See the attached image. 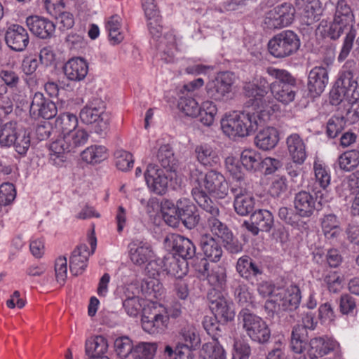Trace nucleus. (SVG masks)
Masks as SVG:
<instances>
[{
  "mask_svg": "<svg viewBox=\"0 0 359 359\" xmlns=\"http://www.w3.org/2000/svg\"><path fill=\"white\" fill-rule=\"evenodd\" d=\"M266 72L276 80L269 86L266 79L261 77L258 84L249 83L243 88L245 95L249 98L245 107L261 113H264L271 103V99L266 96L269 88L274 98L284 104L292 102L296 96V79L289 72L269 67Z\"/></svg>",
  "mask_w": 359,
  "mask_h": 359,
  "instance_id": "obj_1",
  "label": "nucleus"
},
{
  "mask_svg": "<svg viewBox=\"0 0 359 359\" xmlns=\"http://www.w3.org/2000/svg\"><path fill=\"white\" fill-rule=\"evenodd\" d=\"M355 18L351 6L346 0H338L332 20L330 22L325 34L331 40H338L344 33L346 36L338 56L339 62L344 61L349 55L356 36Z\"/></svg>",
  "mask_w": 359,
  "mask_h": 359,
  "instance_id": "obj_2",
  "label": "nucleus"
},
{
  "mask_svg": "<svg viewBox=\"0 0 359 359\" xmlns=\"http://www.w3.org/2000/svg\"><path fill=\"white\" fill-rule=\"evenodd\" d=\"M256 111L257 113L242 112L239 114L226 116L221 120V127L224 133L230 138H235L245 137L255 132L259 126L265 123L260 116L261 112Z\"/></svg>",
  "mask_w": 359,
  "mask_h": 359,
  "instance_id": "obj_3",
  "label": "nucleus"
},
{
  "mask_svg": "<svg viewBox=\"0 0 359 359\" xmlns=\"http://www.w3.org/2000/svg\"><path fill=\"white\" fill-rule=\"evenodd\" d=\"M191 178L193 183L191 190L193 196L194 191L197 189L209 197L203 189V187L208 193L214 194L219 198H224L228 195L229 189L228 182L224 175L216 170H211L203 175L202 171L196 168L191 171Z\"/></svg>",
  "mask_w": 359,
  "mask_h": 359,
  "instance_id": "obj_4",
  "label": "nucleus"
},
{
  "mask_svg": "<svg viewBox=\"0 0 359 359\" xmlns=\"http://www.w3.org/2000/svg\"><path fill=\"white\" fill-rule=\"evenodd\" d=\"M88 137L89 134L86 130L79 128L57 139L50 145V161L55 165H62L66 160V154L83 146Z\"/></svg>",
  "mask_w": 359,
  "mask_h": 359,
  "instance_id": "obj_5",
  "label": "nucleus"
},
{
  "mask_svg": "<svg viewBox=\"0 0 359 359\" xmlns=\"http://www.w3.org/2000/svg\"><path fill=\"white\" fill-rule=\"evenodd\" d=\"M239 325L250 339L264 344L271 338V330L261 317L252 313L248 308H243L238 315Z\"/></svg>",
  "mask_w": 359,
  "mask_h": 359,
  "instance_id": "obj_6",
  "label": "nucleus"
},
{
  "mask_svg": "<svg viewBox=\"0 0 359 359\" xmlns=\"http://www.w3.org/2000/svg\"><path fill=\"white\" fill-rule=\"evenodd\" d=\"M81 121L86 124H94L96 133H107L109 125V116L104 111V105L100 100H95L86 104L79 114Z\"/></svg>",
  "mask_w": 359,
  "mask_h": 359,
  "instance_id": "obj_7",
  "label": "nucleus"
},
{
  "mask_svg": "<svg viewBox=\"0 0 359 359\" xmlns=\"http://www.w3.org/2000/svg\"><path fill=\"white\" fill-rule=\"evenodd\" d=\"M194 199L199 207L210 215L207 218L206 224L213 235L221 239L227 232L231 231L224 223L217 218V216L219 214V210L215 203L210 197H207L202 192L196 189L194 193Z\"/></svg>",
  "mask_w": 359,
  "mask_h": 359,
  "instance_id": "obj_8",
  "label": "nucleus"
},
{
  "mask_svg": "<svg viewBox=\"0 0 359 359\" xmlns=\"http://www.w3.org/2000/svg\"><path fill=\"white\" fill-rule=\"evenodd\" d=\"M301 300L299 288L290 285L286 288L277 287L272 299L266 301L265 308L271 310L294 311L298 308Z\"/></svg>",
  "mask_w": 359,
  "mask_h": 359,
  "instance_id": "obj_9",
  "label": "nucleus"
},
{
  "mask_svg": "<svg viewBox=\"0 0 359 359\" xmlns=\"http://www.w3.org/2000/svg\"><path fill=\"white\" fill-rule=\"evenodd\" d=\"M300 41L298 36L292 31H283L274 36L269 42L270 53L277 58L289 57L299 50Z\"/></svg>",
  "mask_w": 359,
  "mask_h": 359,
  "instance_id": "obj_10",
  "label": "nucleus"
},
{
  "mask_svg": "<svg viewBox=\"0 0 359 359\" xmlns=\"http://www.w3.org/2000/svg\"><path fill=\"white\" fill-rule=\"evenodd\" d=\"M147 20L148 28L152 37L156 39H161L158 49L161 52V60L165 62H172L177 50L175 36L172 34H167L161 37L162 26L160 24L161 18L159 14L157 19L152 18Z\"/></svg>",
  "mask_w": 359,
  "mask_h": 359,
  "instance_id": "obj_11",
  "label": "nucleus"
},
{
  "mask_svg": "<svg viewBox=\"0 0 359 359\" xmlns=\"http://www.w3.org/2000/svg\"><path fill=\"white\" fill-rule=\"evenodd\" d=\"M294 13L295 9L290 4L277 6L266 13L264 27L272 30L288 26L294 20Z\"/></svg>",
  "mask_w": 359,
  "mask_h": 359,
  "instance_id": "obj_12",
  "label": "nucleus"
},
{
  "mask_svg": "<svg viewBox=\"0 0 359 359\" xmlns=\"http://www.w3.org/2000/svg\"><path fill=\"white\" fill-rule=\"evenodd\" d=\"M207 299L209 306L216 318L223 323L231 321L235 316L234 311L231 309L227 301L222 294L221 291L211 289L208 291Z\"/></svg>",
  "mask_w": 359,
  "mask_h": 359,
  "instance_id": "obj_13",
  "label": "nucleus"
},
{
  "mask_svg": "<svg viewBox=\"0 0 359 359\" xmlns=\"http://www.w3.org/2000/svg\"><path fill=\"white\" fill-rule=\"evenodd\" d=\"M141 321L145 332L151 334L162 333L168 328L169 315L158 313L156 309H144Z\"/></svg>",
  "mask_w": 359,
  "mask_h": 359,
  "instance_id": "obj_14",
  "label": "nucleus"
},
{
  "mask_svg": "<svg viewBox=\"0 0 359 359\" xmlns=\"http://www.w3.org/2000/svg\"><path fill=\"white\" fill-rule=\"evenodd\" d=\"M165 246L184 260L191 259L196 255V246L191 240L177 233H170L164 239Z\"/></svg>",
  "mask_w": 359,
  "mask_h": 359,
  "instance_id": "obj_15",
  "label": "nucleus"
},
{
  "mask_svg": "<svg viewBox=\"0 0 359 359\" xmlns=\"http://www.w3.org/2000/svg\"><path fill=\"white\" fill-rule=\"evenodd\" d=\"M233 83V74L229 72L220 74L215 80L208 83V96L215 100H221L231 91Z\"/></svg>",
  "mask_w": 359,
  "mask_h": 359,
  "instance_id": "obj_16",
  "label": "nucleus"
},
{
  "mask_svg": "<svg viewBox=\"0 0 359 359\" xmlns=\"http://www.w3.org/2000/svg\"><path fill=\"white\" fill-rule=\"evenodd\" d=\"M273 225V216L266 210H258L254 212L250 218V222L245 221V226L252 235H258L259 231L268 232Z\"/></svg>",
  "mask_w": 359,
  "mask_h": 359,
  "instance_id": "obj_17",
  "label": "nucleus"
},
{
  "mask_svg": "<svg viewBox=\"0 0 359 359\" xmlns=\"http://www.w3.org/2000/svg\"><path fill=\"white\" fill-rule=\"evenodd\" d=\"M144 177L148 187L152 192L157 195L165 194L168 186V178L157 165L149 164L144 173Z\"/></svg>",
  "mask_w": 359,
  "mask_h": 359,
  "instance_id": "obj_18",
  "label": "nucleus"
},
{
  "mask_svg": "<svg viewBox=\"0 0 359 359\" xmlns=\"http://www.w3.org/2000/svg\"><path fill=\"white\" fill-rule=\"evenodd\" d=\"M55 104L40 92L34 93L30 105V114L36 117L50 119L57 114Z\"/></svg>",
  "mask_w": 359,
  "mask_h": 359,
  "instance_id": "obj_19",
  "label": "nucleus"
},
{
  "mask_svg": "<svg viewBox=\"0 0 359 359\" xmlns=\"http://www.w3.org/2000/svg\"><path fill=\"white\" fill-rule=\"evenodd\" d=\"M231 192L234 196L233 207L237 214L246 216L252 212L255 208L253 197L248 194L245 187L241 184H233Z\"/></svg>",
  "mask_w": 359,
  "mask_h": 359,
  "instance_id": "obj_20",
  "label": "nucleus"
},
{
  "mask_svg": "<svg viewBox=\"0 0 359 359\" xmlns=\"http://www.w3.org/2000/svg\"><path fill=\"white\" fill-rule=\"evenodd\" d=\"M5 41L12 50L22 51L29 43V34L21 25H11L6 32Z\"/></svg>",
  "mask_w": 359,
  "mask_h": 359,
  "instance_id": "obj_21",
  "label": "nucleus"
},
{
  "mask_svg": "<svg viewBox=\"0 0 359 359\" xmlns=\"http://www.w3.org/2000/svg\"><path fill=\"white\" fill-rule=\"evenodd\" d=\"M236 269L241 277L248 282L264 273L261 262H256L248 255L242 256L237 260Z\"/></svg>",
  "mask_w": 359,
  "mask_h": 359,
  "instance_id": "obj_22",
  "label": "nucleus"
},
{
  "mask_svg": "<svg viewBox=\"0 0 359 359\" xmlns=\"http://www.w3.org/2000/svg\"><path fill=\"white\" fill-rule=\"evenodd\" d=\"M178 214L182 223L189 229L195 228L200 221L196 206L189 199L183 198L177 201Z\"/></svg>",
  "mask_w": 359,
  "mask_h": 359,
  "instance_id": "obj_23",
  "label": "nucleus"
},
{
  "mask_svg": "<svg viewBox=\"0 0 359 359\" xmlns=\"http://www.w3.org/2000/svg\"><path fill=\"white\" fill-rule=\"evenodd\" d=\"M26 23L33 34L43 39L51 38L55 30V25L52 21L38 15L28 17Z\"/></svg>",
  "mask_w": 359,
  "mask_h": 359,
  "instance_id": "obj_24",
  "label": "nucleus"
},
{
  "mask_svg": "<svg viewBox=\"0 0 359 359\" xmlns=\"http://www.w3.org/2000/svg\"><path fill=\"white\" fill-rule=\"evenodd\" d=\"M328 83V72L322 67L313 68L308 76V90L313 97L319 96Z\"/></svg>",
  "mask_w": 359,
  "mask_h": 359,
  "instance_id": "obj_25",
  "label": "nucleus"
},
{
  "mask_svg": "<svg viewBox=\"0 0 359 359\" xmlns=\"http://www.w3.org/2000/svg\"><path fill=\"white\" fill-rule=\"evenodd\" d=\"M316 198L309 191L302 190L295 194L293 204L295 210L299 212L302 218H309L316 210Z\"/></svg>",
  "mask_w": 359,
  "mask_h": 359,
  "instance_id": "obj_26",
  "label": "nucleus"
},
{
  "mask_svg": "<svg viewBox=\"0 0 359 359\" xmlns=\"http://www.w3.org/2000/svg\"><path fill=\"white\" fill-rule=\"evenodd\" d=\"M130 257L133 263L137 266L144 265L154 257L149 244L142 241H134L129 244Z\"/></svg>",
  "mask_w": 359,
  "mask_h": 359,
  "instance_id": "obj_27",
  "label": "nucleus"
},
{
  "mask_svg": "<svg viewBox=\"0 0 359 359\" xmlns=\"http://www.w3.org/2000/svg\"><path fill=\"white\" fill-rule=\"evenodd\" d=\"M287 148L293 162L304 163L307 157L306 147L304 140L297 133L289 135L286 139Z\"/></svg>",
  "mask_w": 359,
  "mask_h": 359,
  "instance_id": "obj_28",
  "label": "nucleus"
},
{
  "mask_svg": "<svg viewBox=\"0 0 359 359\" xmlns=\"http://www.w3.org/2000/svg\"><path fill=\"white\" fill-rule=\"evenodd\" d=\"M63 69L68 79L80 81L86 78L88 72V65L82 57H72L65 63Z\"/></svg>",
  "mask_w": 359,
  "mask_h": 359,
  "instance_id": "obj_29",
  "label": "nucleus"
},
{
  "mask_svg": "<svg viewBox=\"0 0 359 359\" xmlns=\"http://www.w3.org/2000/svg\"><path fill=\"white\" fill-rule=\"evenodd\" d=\"M351 77L348 74L342 75L340 72L334 88L330 92V102L333 105L340 104L344 100L351 101L352 96L349 90Z\"/></svg>",
  "mask_w": 359,
  "mask_h": 359,
  "instance_id": "obj_30",
  "label": "nucleus"
},
{
  "mask_svg": "<svg viewBox=\"0 0 359 359\" xmlns=\"http://www.w3.org/2000/svg\"><path fill=\"white\" fill-rule=\"evenodd\" d=\"M90 252L86 244L78 246L72 254L69 260V269L74 276L81 274L87 266Z\"/></svg>",
  "mask_w": 359,
  "mask_h": 359,
  "instance_id": "obj_31",
  "label": "nucleus"
},
{
  "mask_svg": "<svg viewBox=\"0 0 359 359\" xmlns=\"http://www.w3.org/2000/svg\"><path fill=\"white\" fill-rule=\"evenodd\" d=\"M320 224L324 236L330 242L337 241L342 233L340 221L334 214L324 215Z\"/></svg>",
  "mask_w": 359,
  "mask_h": 359,
  "instance_id": "obj_32",
  "label": "nucleus"
},
{
  "mask_svg": "<svg viewBox=\"0 0 359 359\" xmlns=\"http://www.w3.org/2000/svg\"><path fill=\"white\" fill-rule=\"evenodd\" d=\"M337 345L336 341L329 338L316 337L311 339L310 348L307 353L309 356L318 359L333 351Z\"/></svg>",
  "mask_w": 359,
  "mask_h": 359,
  "instance_id": "obj_33",
  "label": "nucleus"
},
{
  "mask_svg": "<svg viewBox=\"0 0 359 359\" xmlns=\"http://www.w3.org/2000/svg\"><path fill=\"white\" fill-rule=\"evenodd\" d=\"M200 245L206 258L214 262L220 260L223 250L219 243L212 236L208 233L201 235Z\"/></svg>",
  "mask_w": 359,
  "mask_h": 359,
  "instance_id": "obj_34",
  "label": "nucleus"
},
{
  "mask_svg": "<svg viewBox=\"0 0 359 359\" xmlns=\"http://www.w3.org/2000/svg\"><path fill=\"white\" fill-rule=\"evenodd\" d=\"M278 140V130L273 127H266L257 133L255 143L258 148L267 151L274 148Z\"/></svg>",
  "mask_w": 359,
  "mask_h": 359,
  "instance_id": "obj_35",
  "label": "nucleus"
},
{
  "mask_svg": "<svg viewBox=\"0 0 359 359\" xmlns=\"http://www.w3.org/2000/svg\"><path fill=\"white\" fill-rule=\"evenodd\" d=\"M23 127L16 121H8L0 127V146L1 147H11L15 142L16 136Z\"/></svg>",
  "mask_w": 359,
  "mask_h": 359,
  "instance_id": "obj_36",
  "label": "nucleus"
},
{
  "mask_svg": "<svg viewBox=\"0 0 359 359\" xmlns=\"http://www.w3.org/2000/svg\"><path fill=\"white\" fill-rule=\"evenodd\" d=\"M107 339L102 336L97 335L88 338L85 344V353L87 356L106 354L108 349Z\"/></svg>",
  "mask_w": 359,
  "mask_h": 359,
  "instance_id": "obj_37",
  "label": "nucleus"
},
{
  "mask_svg": "<svg viewBox=\"0 0 359 359\" xmlns=\"http://www.w3.org/2000/svg\"><path fill=\"white\" fill-rule=\"evenodd\" d=\"M197 160L203 165L213 167L219 163L216 151L208 144L198 145L195 149Z\"/></svg>",
  "mask_w": 359,
  "mask_h": 359,
  "instance_id": "obj_38",
  "label": "nucleus"
},
{
  "mask_svg": "<svg viewBox=\"0 0 359 359\" xmlns=\"http://www.w3.org/2000/svg\"><path fill=\"white\" fill-rule=\"evenodd\" d=\"M278 217L283 223L293 228L299 229L305 224L299 212L289 207H280L278 211Z\"/></svg>",
  "mask_w": 359,
  "mask_h": 359,
  "instance_id": "obj_39",
  "label": "nucleus"
},
{
  "mask_svg": "<svg viewBox=\"0 0 359 359\" xmlns=\"http://www.w3.org/2000/svg\"><path fill=\"white\" fill-rule=\"evenodd\" d=\"M340 170L351 172L359 165V149H351L341 154L337 160Z\"/></svg>",
  "mask_w": 359,
  "mask_h": 359,
  "instance_id": "obj_40",
  "label": "nucleus"
},
{
  "mask_svg": "<svg viewBox=\"0 0 359 359\" xmlns=\"http://www.w3.org/2000/svg\"><path fill=\"white\" fill-rule=\"evenodd\" d=\"M157 158L161 166L164 168L169 170H175L177 164V160L170 144H163L159 147Z\"/></svg>",
  "mask_w": 359,
  "mask_h": 359,
  "instance_id": "obj_41",
  "label": "nucleus"
},
{
  "mask_svg": "<svg viewBox=\"0 0 359 359\" xmlns=\"http://www.w3.org/2000/svg\"><path fill=\"white\" fill-rule=\"evenodd\" d=\"M262 159L261 154L251 149H244L241 155V162L248 170L255 172L260 170Z\"/></svg>",
  "mask_w": 359,
  "mask_h": 359,
  "instance_id": "obj_42",
  "label": "nucleus"
},
{
  "mask_svg": "<svg viewBox=\"0 0 359 359\" xmlns=\"http://www.w3.org/2000/svg\"><path fill=\"white\" fill-rule=\"evenodd\" d=\"M308 341V333L306 328L303 326L296 325L293 328L291 334V348L297 353H300L305 348V346Z\"/></svg>",
  "mask_w": 359,
  "mask_h": 359,
  "instance_id": "obj_43",
  "label": "nucleus"
},
{
  "mask_svg": "<svg viewBox=\"0 0 359 359\" xmlns=\"http://www.w3.org/2000/svg\"><path fill=\"white\" fill-rule=\"evenodd\" d=\"M322 13V4L319 0H311L307 2L304 6L302 12V17L304 22L306 25H310L313 22L318 21Z\"/></svg>",
  "mask_w": 359,
  "mask_h": 359,
  "instance_id": "obj_44",
  "label": "nucleus"
},
{
  "mask_svg": "<svg viewBox=\"0 0 359 359\" xmlns=\"http://www.w3.org/2000/svg\"><path fill=\"white\" fill-rule=\"evenodd\" d=\"M55 128L62 132L63 136L75 130L78 126L77 116L71 113H63L57 117Z\"/></svg>",
  "mask_w": 359,
  "mask_h": 359,
  "instance_id": "obj_45",
  "label": "nucleus"
},
{
  "mask_svg": "<svg viewBox=\"0 0 359 359\" xmlns=\"http://www.w3.org/2000/svg\"><path fill=\"white\" fill-rule=\"evenodd\" d=\"M208 283L218 291L223 290L226 283V273L225 268L221 266H215L211 268L210 273L205 278Z\"/></svg>",
  "mask_w": 359,
  "mask_h": 359,
  "instance_id": "obj_46",
  "label": "nucleus"
},
{
  "mask_svg": "<svg viewBox=\"0 0 359 359\" xmlns=\"http://www.w3.org/2000/svg\"><path fill=\"white\" fill-rule=\"evenodd\" d=\"M199 109L200 112L198 116L200 117L201 123L205 126H212L217 113L216 104L212 101L205 100L202 102Z\"/></svg>",
  "mask_w": 359,
  "mask_h": 359,
  "instance_id": "obj_47",
  "label": "nucleus"
},
{
  "mask_svg": "<svg viewBox=\"0 0 359 359\" xmlns=\"http://www.w3.org/2000/svg\"><path fill=\"white\" fill-rule=\"evenodd\" d=\"M106 29L109 32V36L114 43H119L123 39V35L121 32V18L118 15L111 16L106 22Z\"/></svg>",
  "mask_w": 359,
  "mask_h": 359,
  "instance_id": "obj_48",
  "label": "nucleus"
},
{
  "mask_svg": "<svg viewBox=\"0 0 359 359\" xmlns=\"http://www.w3.org/2000/svg\"><path fill=\"white\" fill-rule=\"evenodd\" d=\"M355 70V63L353 60H349L346 62L341 71L342 75L348 74L351 77L349 90L352 96V99H359V76L354 78Z\"/></svg>",
  "mask_w": 359,
  "mask_h": 359,
  "instance_id": "obj_49",
  "label": "nucleus"
},
{
  "mask_svg": "<svg viewBox=\"0 0 359 359\" xmlns=\"http://www.w3.org/2000/svg\"><path fill=\"white\" fill-rule=\"evenodd\" d=\"M234 298L237 304L241 306H245V308H248V306H255L254 297L250 292L249 287L243 283H238L235 287Z\"/></svg>",
  "mask_w": 359,
  "mask_h": 359,
  "instance_id": "obj_50",
  "label": "nucleus"
},
{
  "mask_svg": "<svg viewBox=\"0 0 359 359\" xmlns=\"http://www.w3.org/2000/svg\"><path fill=\"white\" fill-rule=\"evenodd\" d=\"M82 159L88 163H97L107 158V149L103 146L94 145L81 153Z\"/></svg>",
  "mask_w": 359,
  "mask_h": 359,
  "instance_id": "obj_51",
  "label": "nucleus"
},
{
  "mask_svg": "<svg viewBox=\"0 0 359 359\" xmlns=\"http://www.w3.org/2000/svg\"><path fill=\"white\" fill-rule=\"evenodd\" d=\"M157 348L156 342H140L135 346L133 355L137 359H153Z\"/></svg>",
  "mask_w": 359,
  "mask_h": 359,
  "instance_id": "obj_52",
  "label": "nucleus"
},
{
  "mask_svg": "<svg viewBox=\"0 0 359 359\" xmlns=\"http://www.w3.org/2000/svg\"><path fill=\"white\" fill-rule=\"evenodd\" d=\"M178 108L186 116L191 117H196L200 112L198 102L194 98L189 96H182L180 97L178 102Z\"/></svg>",
  "mask_w": 359,
  "mask_h": 359,
  "instance_id": "obj_53",
  "label": "nucleus"
},
{
  "mask_svg": "<svg viewBox=\"0 0 359 359\" xmlns=\"http://www.w3.org/2000/svg\"><path fill=\"white\" fill-rule=\"evenodd\" d=\"M346 126V120L344 116H332L326 126V135L329 138L334 139L340 134Z\"/></svg>",
  "mask_w": 359,
  "mask_h": 359,
  "instance_id": "obj_54",
  "label": "nucleus"
},
{
  "mask_svg": "<svg viewBox=\"0 0 359 359\" xmlns=\"http://www.w3.org/2000/svg\"><path fill=\"white\" fill-rule=\"evenodd\" d=\"M179 334L185 343L183 346L195 348L200 343V338L196 334V329L191 325L187 324L182 327Z\"/></svg>",
  "mask_w": 359,
  "mask_h": 359,
  "instance_id": "obj_55",
  "label": "nucleus"
},
{
  "mask_svg": "<svg viewBox=\"0 0 359 359\" xmlns=\"http://www.w3.org/2000/svg\"><path fill=\"white\" fill-rule=\"evenodd\" d=\"M114 348L117 355L122 359L126 358L130 353H134L135 346L128 337H121L116 339Z\"/></svg>",
  "mask_w": 359,
  "mask_h": 359,
  "instance_id": "obj_56",
  "label": "nucleus"
},
{
  "mask_svg": "<svg viewBox=\"0 0 359 359\" xmlns=\"http://www.w3.org/2000/svg\"><path fill=\"white\" fill-rule=\"evenodd\" d=\"M15 142L11 144L15 151L20 155H25L30 147L29 133L24 128L16 136Z\"/></svg>",
  "mask_w": 359,
  "mask_h": 359,
  "instance_id": "obj_57",
  "label": "nucleus"
},
{
  "mask_svg": "<svg viewBox=\"0 0 359 359\" xmlns=\"http://www.w3.org/2000/svg\"><path fill=\"white\" fill-rule=\"evenodd\" d=\"M114 157L116 166L120 170L128 171L133 166V155L127 151L118 149L114 153Z\"/></svg>",
  "mask_w": 359,
  "mask_h": 359,
  "instance_id": "obj_58",
  "label": "nucleus"
},
{
  "mask_svg": "<svg viewBox=\"0 0 359 359\" xmlns=\"http://www.w3.org/2000/svg\"><path fill=\"white\" fill-rule=\"evenodd\" d=\"M202 349L208 359H226V352L217 339L204 344Z\"/></svg>",
  "mask_w": 359,
  "mask_h": 359,
  "instance_id": "obj_59",
  "label": "nucleus"
},
{
  "mask_svg": "<svg viewBox=\"0 0 359 359\" xmlns=\"http://www.w3.org/2000/svg\"><path fill=\"white\" fill-rule=\"evenodd\" d=\"M161 262L163 263V270L165 271L168 274L178 278L185 274V271H183L179 261L174 256L165 257Z\"/></svg>",
  "mask_w": 359,
  "mask_h": 359,
  "instance_id": "obj_60",
  "label": "nucleus"
},
{
  "mask_svg": "<svg viewBox=\"0 0 359 359\" xmlns=\"http://www.w3.org/2000/svg\"><path fill=\"white\" fill-rule=\"evenodd\" d=\"M224 249L230 254H238L243 251V244L238 241L237 238L233 236V233L231 231L221 238Z\"/></svg>",
  "mask_w": 359,
  "mask_h": 359,
  "instance_id": "obj_61",
  "label": "nucleus"
},
{
  "mask_svg": "<svg viewBox=\"0 0 359 359\" xmlns=\"http://www.w3.org/2000/svg\"><path fill=\"white\" fill-rule=\"evenodd\" d=\"M16 197L15 186L9 182L0 186V203L2 205L11 204Z\"/></svg>",
  "mask_w": 359,
  "mask_h": 359,
  "instance_id": "obj_62",
  "label": "nucleus"
},
{
  "mask_svg": "<svg viewBox=\"0 0 359 359\" xmlns=\"http://www.w3.org/2000/svg\"><path fill=\"white\" fill-rule=\"evenodd\" d=\"M324 282L330 292L337 293L342 287L343 278L337 272L331 271L326 274Z\"/></svg>",
  "mask_w": 359,
  "mask_h": 359,
  "instance_id": "obj_63",
  "label": "nucleus"
},
{
  "mask_svg": "<svg viewBox=\"0 0 359 359\" xmlns=\"http://www.w3.org/2000/svg\"><path fill=\"white\" fill-rule=\"evenodd\" d=\"M226 168L230 175L240 182L244 180V173L239 162L232 157H228L225 161Z\"/></svg>",
  "mask_w": 359,
  "mask_h": 359,
  "instance_id": "obj_64",
  "label": "nucleus"
}]
</instances>
